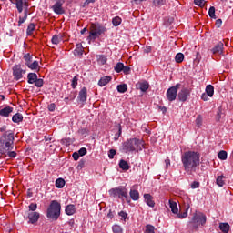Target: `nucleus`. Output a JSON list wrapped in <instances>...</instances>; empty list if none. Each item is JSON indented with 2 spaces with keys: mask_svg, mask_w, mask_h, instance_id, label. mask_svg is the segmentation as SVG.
Here are the masks:
<instances>
[{
  "mask_svg": "<svg viewBox=\"0 0 233 233\" xmlns=\"http://www.w3.org/2000/svg\"><path fill=\"white\" fill-rule=\"evenodd\" d=\"M200 157L201 155L196 151H186L181 156L183 168L188 176H194V173L198 170Z\"/></svg>",
  "mask_w": 233,
  "mask_h": 233,
  "instance_id": "nucleus-1",
  "label": "nucleus"
},
{
  "mask_svg": "<svg viewBox=\"0 0 233 233\" xmlns=\"http://www.w3.org/2000/svg\"><path fill=\"white\" fill-rule=\"evenodd\" d=\"M14 133L12 130L5 131L0 137V159L1 157L14 158L17 156V153L14 150Z\"/></svg>",
  "mask_w": 233,
  "mask_h": 233,
  "instance_id": "nucleus-2",
  "label": "nucleus"
},
{
  "mask_svg": "<svg viewBox=\"0 0 233 233\" xmlns=\"http://www.w3.org/2000/svg\"><path fill=\"white\" fill-rule=\"evenodd\" d=\"M122 148L128 154V152H141L145 148V142L139 138H130L122 144Z\"/></svg>",
  "mask_w": 233,
  "mask_h": 233,
  "instance_id": "nucleus-3",
  "label": "nucleus"
},
{
  "mask_svg": "<svg viewBox=\"0 0 233 233\" xmlns=\"http://www.w3.org/2000/svg\"><path fill=\"white\" fill-rule=\"evenodd\" d=\"M59 216H61V204L57 200H53L47 208L46 217L51 221H57Z\"/></svg>",
  "mask_w": 233,
  "mask_h": 233,
  "instance_id": "nucleus-4",
  "label": "nucleus"
},
{
  "mask_svg": "<svg viewBox=\"0 0 233 233\" xmlns=\"http://www.w3.org/2000/svg\"><path fill=\"white\" fill-rule=\"evenodd\" d=\"M109 194L112 198H118V199H121V201H127V203H130L128 191L127 190V187L123 186L111 188L109 190Z\"/></svg>",
  "mask_w": 233,
  "mask_h": 233,
  "instance_id": "nucleus-5",
  "label": "nucleus"
},
{
  "mask_svg": "<svg viewBox=\"0 0 233 233\" xmlns=\"http://www.w3.org/2000/svg\"><path fill=\"white\" fill-rule=\"evenodd\" d=\"M27 83H29V85H34L35 83V86H36L37 88H41L43 87L45 82L43 81V79L37 78V74L29 73L27 75Z\"/></svg>",
  "mask_w": 233,
  "mask_h": 233,
  "instance_id": "nucleus-6",
  "label": "nucleus"
},
{
  "mask_svg": "<svg viewBox=\"0 0 233 233\" xmlns=\"http://www.w3.org/2000/svg\"><path fill=\"white\" fill-rule=\"evenodd\" d=\"M179 86H181V84H177L171 87H169L166 93L167 101H176V98L177 97V90H179Z\"/></svg>",
  "mask_w": 233,
  "mask_h": 233,
  "instance_id": "nucleus-7",
  "label": "nucleus"
},
{
  "mask_svg": "<svg viewBox=\"0 0 233 233\" xmlns=\"http://www.w3.org/2000/svg\"><path fill=\"white\" fill-rule=\"evenodd\" d=\"M39 218H41L39 212H25V219L29 225H37Z\"/></svg>",
  "mask_w": 233,
  "mask_h": 233,
  "instance_id": "nucleus-8",
  "label": "nucleus"
},
{
  "mask_svg": "<svg viewBox=\"0 0 233 233\" xmlns=\"http://www.w3.org/2000/svg\"><path fill=\"white\" fill-rule=\"evenodd\" d=\"M190 89L187 87H183L177 94L178 101L185 103L188 97H190Z\"/></svg>",
  "mask_w": 233,
  "mask_h": 233,
  "instance_id": "nucleus-9",
  "label": "nucleus"
},
{
  "mask_svg": "<svg viewBox=\"0 0 233 233\" xmlns=\"http://www.w3.org/2000/svg\"><path fill=\"white\" fill-rule=\"evenodd\" d=\"M25 70L21 69V65H15L13 67V76L16 81H19V79H23V74H25Z\"/></svg>",
  "mask_w": 233,
  "mask_h": 233,
  "instance_id": "nucleus-10",
  "label": "nucleus"
},
{
  "mask_svg": "<svg viewBox=\"0 0 233 233\" xmlns=\"http://www.w3.org/2000/svg\"><path fill=\"white\" fill-rule=\"evenodd\" d=\"M63 3L65 0H57V2L52 6L53 12L58 15H63L65 14V9H63Z\"/></svg>",
  "mask_w": 233,
  "mask_h": 233,
  "instance_id": "nucleus-11",
  "label": "nucleus"
},
{
  "mask_svg": "<svg viewBox=\"0 0 233 233\" xmlns=\"http://www.w3.org/2000/svg\"><path fill=\"white\" fill-rule=\"evenodd\" d=\"M193 219L197 221V223L198 224V227L199 225L203 227L205 223H207V216H205V214L203 213H194Z\"/></svg>",
  "mask_w": 233,
  "mask_h": 233,
  "instance_id": "nucleus-12",
  "label": "nucleus"
},
{
  "mask_svg": "<svg viewBox=\"0 0 233 233\" xmlns=\"http://www.w3.org/2000/svg\"><path fill=\"white\" fill-rule=\"evenodd\" d=\"M10 2L15 5L18 14L23 13V8L25 10V3L28 5V0H10Z\"/></svg>",
  "mask_w": 233,
  "mask_h": 233,
  "instance_id": "nucleus-13",
  "label": "nucleus"
},
{
  "mask_svg": "<svg viewBox=\"0 0 233 233\" xmlns=\"http://www.w3.org/2000/svg\"><path fill=\"white\" fill-rule=\"evenodd\" d=\"M88 96V91L86 89V87H83L79 93H78V101H80V103H82V105H85V103H86V97Z\"/></svg>",
  "mask_w": 233,
  "mask_h": 233,
  "instance_id": "nucleus-14",
  "label": "nucleus"
},
{
  "mask_svg": "<svg viewBox=\"0 0 233 233\" xmlns=\"http://www.w3.org/2000/svg\"><path fill=\"white\" fill-rule=\"evenodd\" d=\"M224 46L225 45L223 42H218L210 51L212 54H218V56H221L223 54Z\"/></svg>",
  "mask_w": 233,
  "mask_h": 233,
  "instance_id": "nucleus-15",
  "label": "nucleus"
},
{
  "mask_svg": "<svg viewBox=\"0 0 233 233\" xmlns=\"http://www.w3.org/2000/svg\"><path fill=\"white\" fill-rule=\"evenodd\" d=\"M28 6L29 5L25 3L24 16H19L18 26H21V25H23V23L28 19Z\"/></svg>",
  "mask_w": 233,
  "mask_h": 233,
  "instance_id": "nucleus-16",
  "label": "nucleus"
},
{
  "mask_svg": "<svg viewBox=\"0 0 233 233\" xmlns=\"http://www.w3.org/2000/svg\"><path fill=\"white\" fill-rule=\"evenodd\" d=\"M144 199H145V203H147L148 207H151L152 208L156 207V202H154V197H152V195L144 194Z\"/></svg>",
  "mask_w": 233,
  "mask_h": 233,
  "instance_id": "nucleus-17",
  "label": "nucleus"
},
{
  "mask_svg": "<svg viewBox=\"0 0 233 233\" xmlns=\"http://www.w3.org/2000/svg\"><path fill=\"white\" fill-rule=\"evenodd\" d=\"M12 112H14V107L5 106V107L0 109V116L2 117H9L10 114H12Z\"/></svg>",
  "mask_w": 233,
  "mask_h": 233,
  "instance_id": "nucleus-18",
  "label": "nucleus"
},
{
  "mask_svg": "<svg viewBox=\"0 0 233 233\" xmlns=\"http://www.w3.org/2000/svg\"><path fill=\"white\" fill-rule=\"evenodd\" d=\"M93 30L97 33L98 35H101L102 34H105L106 32V27L97 24L92 25Z\"/></svg>",
  "mask_w": 233,
  "mask_h": 233,
  "instance_id": "nucleus-19",
  "label": "nucleus"
},
{
  "mask_svg": "<svg viewBox=\"0 0 233 233\" xmlns=\"http://www.w3.org/2000/svg\"><path fill=\"white\" fill-rule=\"evenodd\" d=\"M186 201H187V210L186 211H184L183 213H178L177 212V218H179V219H185V218H187L188 217V208H190V204H189V202H190V199L189 198H186Z\"/></svg>",
  "mask_w": 233,
  "mask_h": 233,
  "instance_id": "nucleus-20",
  "label": "nucleus"
},
{
  "mask_svg": "<svg viewBox=\"0 0 233 233\" xmlns=\"http://www.w3.org/2000/svg\"><path fill=\"white\" fill-rule=\"evenodd\" d=\"M198 228H199V226L198 224V221H195L194 217H192L191 220L187 223V229L198 230Z\"/></svg>",
  "mask_w": 233,
  "mask_h": 233,
  "instance_id": "nucleus-21",
  "label": "nucleus"
},
{
  "mask_svg": "<svg viewBox=\"0 0 233 233\" xmlns=\"http://www.w3.org/2000/svg\"><path fill=\"white\" fill-rule=\"evenodd\" d=\"M148 83L147 82H139L136 85V88L137 90H141V92H147L148 90Z\"/></svg>",
  "mask_w": 233,
  "mask_h": 233,
  "instance_id": "nucleus-22",
  "label": "nucleus"
},
{
  "mask_svg": "<svg viewBox=\"0 0 233 233\" xmlns=\"http://www.w3.org/2000/svg\"><path fill=\"white\" fill-rule=\"evenodd\" d=\"M112 81V76H103L98 81L99 86H106V85H108Z\"/></svg>",
  "mask_w": 233,
  "mask_h": 233,
  "instance_id": "nucleus-23",
  "label": "nucleus"
},
{
  "mask_svg": "<svg viewBox=\"0 0 233 233\" xmlns=\"http://www.w3.org/2000/svg\"><path fill=\"white\" fill-rule=\"evenodd\" d=\"M66 214L67 216H74V214H76V206L72 204L67 205L66 208Z\"/></svg>",
  "mask_w": 233,
  "mask_h": 233,
  "instance_id": "nucleus-24",
  "label": "nucleus"
},
{
  "mask_svg": "<svg viewBox=\"0 0 233 233\" xmlns=\"http://www.w3.org/2000/svg\"><path fill=\"white\" fill-rule=\"evenodd\" d=\"M130 198L131 199H133V201H138L139 199V191L136 190V189H131L129 192Z\"/></svg>",
  "mask_w": 233,
  "mask_h": 233,
  "instance_id": "nucleus-25",
  "label": "nucleus"
},
{
  "mask_svg": "<svg viewBox=\"0 0 233 233\" xmlns=\"http://www.w3.org/2000/svg\"><path fill=\"white\" fill-rule=\"evenodd\" d=\"M169 207L173 214H177V212H179V209L177 208V203H176L175 201L169 200Z\"/></svg>",
  "mask_w": 233,
  "mask_h": 233,
  "instance_id": "nucleus-26",
  "label": "nucleus"
},
{
  "mask_svg": "<svg viewBox=\"0 0 233 233\" xmlns=\"http://www.w3.org/2000/svg\"><path fill=\"white\" fill-rule=\"evenodd\" d=\"M219 228L223 233H228L230 231V225L228 223H220Z\"/></svg>",
  "mask_w": 233,
  "mask_h": 233,
  "instance_id": "nucleus-27",
  "label": "nucleus"
},
{
  "mask_svg": "<svg viewBox=\"0 0 233 233\" xmlns=\"http://www.w3.org/2000/svg\"><path fill=\"white\" fill-rule=\"evenodd\" d=\"M13 123H21L23 121V115L21 113H16L12 117Z\"/></svg>",
  "mask_w": 233,
  "mask_h": 233,
  "instance_id": "nucleus-28",
  "label": "nucleus"
},
{
  "mask_svg": "<svg viewBox=\"0 0 233 233\" xmlns=\"http://www.w3.org/2000/svg\"><path fill=\"white\" fill-rule=\"evenodd\" d=\"M51 41H52L53 45H59V43H61V41H63V36L59 35H53Z\"/></svg>",
  "mask_w": 233,
  "mask_h": 233,
  "instance_id": "nucleus-29",
  "label": "nucleus"
},
{
  "mask_svg": "<svg viewBox=\"0 0 233 233\" xmlns=\"http://www.w3.org/2000/svg\"><path fill=\"white\" fill-rule=\"evenodd\" d=\"M83 45L76 44V49H75V56H83Z\"/></svg>",
  "mask_w": 233,
  "mask_h": 233,
  "instance_id": "nucleus-30",
  "label": "nucleus"
},
{
  "mask_svg": "<svg viewBox=\"0 0 233 233\" xmlns=\"http://www.w3.org/2000/svg\"><path fill=\"white\" fill-rule=\"evenodd\" d=\"M119 167L122 170H129L130 169V166L128 165V162H127L126 160L121 159L119 162Z\"/></svg>",
  "mask_w": 233,
  "mask_h": 233,
  "instance_id": "nucleus-31",
  "label": "nucleus"
},
{
  "mask_svg": "<svg viewBox=\"0 0 233 233\" xmlns=\"http://www.w3.org/2000/svg\"><path fill=\"white\" fill-rule=\"evenodd\" d=\"M206 94L208 96V97H212V96H214V86L208 85L206 86Z\"/></svg>",
  "mask_w": 233,
  "mask_h": 233,
  "instance_id": "nucleus-32",
  "label": "nucleus"
},
{
  "mask_svg": "<svg viewBox=\"0 0 233 233\" xmlns=\"http://www.w3.org/2000/svg\"><path fill=\"white\" fill-rule=\"evenodd\" d=\"M117 92H119L120 94H125V92H127V90H128V86H127V84H120L117 86Z\"/></svg>",
  "mask_w": 233,
  "mask_h": 233,
  "instance_id": "nucleus-33",
  "label": "nucleus"
},
{
  "mask_svg": "<svg viewBox=\"0 0 233 233\" xmlns=\"http://www.w3.org/2000/svg\"><path fill=\"white\" fill-rule=\"evenodd\" d=\"M100 35H98L96 33V31H95L94 29H92V31L89 33V36L88 39L89 41H96V39H97L99 37Z\"/></svg>",
  "mask_w": 233,
  "mask_h": 233,
  "instance_id": "nucleus-34",
  "label": "nucleus"
},
{
  "mask_svg": "<svg viewBox=\"0 0 233 233\" xmlns=\"http://www.w3.org/2000/svg\"><path fill=\"white\" fill-rule=\"evenodd\" d=\"M34 30H35V24L30 23L26 30L27 35H32V34H34Z\"/></svg>",
  "mask_w": 233,
  "mask_h": 233,
  "instance_id": "nucleus-35",
  "label": "nucleus"
},
{
  "mask_svg": "<svg viewBox=\"0 0 233 233\" xmlns=\"http://www.w3.org/2000/svg\"><path fill=\"white\" fill-rule=\"evenodd\" d=\"M65 179L63 178H57L56 180V188H63V187H65Z\"/></svg>",
  "mask_w": 233,
  "mask_h": 233,
  "instance_id": "nucleus-36",
  "label": "nucleus"
},
{
  "mask_svg": "<svg viewBox=\"0 0 233 233\" xmlns=\"http://www.w3.org/2000/svg\"><path fill=\"white\" fill-rule=\"evenodd\" d=\"M183 59H185V55H183V53H178L175 56L176 63H183Z\"/></svg>",
  "mask_w": 233,
  "mask_h": 233,
  "instance_id": "nucleus-37",
  "label": "nucleus"
},
{
  "mask_svg": "<svg viewBox=\"0 0 233 233\" xmlns=\"http://www.w3.org/2000/svg\"><path fill=\"white\" fill-rule=\"evenodd\" d=\"M24 59L25 61V66H28L29 64L32 63V56L30 55V53H27L24 56Z\"/></svg>",
  "mask_w": 233,
  "mask_h": 233,
  "instance_id": "nucleus-38",
  "label": "nucleus"
},
{
  "mask_svg": "<svg viewBox=\"0 0 233 233\" xmlns=\"http://www.w3.org/2000/svg\"><path fill=\"white\" fill-rule=\"evenodd\" d=\"M155 230H156V228L154 226L147 224L146 226L145 233H156Z\"/></svg>",
  "mask_w": 233,
  "mask_h": 233,
  "instance_id": "nucleus-39",
  "label": "nucleus"
},
{
  "mask_svg": "<svg viewBox=\"0 0 233 233\" xmlns=\"http://www.w3.org/2000/svg\"><path fill=\"white\" fill-rule=\"evenodd\" d=\"M27 66L31 70H37V68H39V62L37 61H34L33 63L31 62V64H29Z\"/></svg>",
  "mask_w": 233,
  "mask_h": 233,
  "instance_id": "nucleus-40",
  "label": "nucleus"
},
{
  "mask_svg": "<svg viewBox=\"0 0 233 233\" xmlns=\"http://www.w3.org/2000/svg\"><path fill=\"white\" fill-rule=\"evenodd\" d=\"M125 65L121 62H118L116 64V66L115 67V72H116L117 74H119L120 72H123V68H124Z\"/></svg>",
  "mask_w": 233,
  "mask_h": 233,
  "instance_id": "nucleus-41",
  "label": "nucleus"
},
{
  "mask_svg": "<svg viewBox=\"0 0 233 233\" xmlns=\"http://www.w3.org/2000/svg\"><path fill=\"white\" fill-rule=\"evenodd\" d=\"M97 63H99V65H106V56L105 55H100L97 58Z\"/></svg>",
  "mask_w": 233,
  "mask_h": 233,
  "instance_id": "nucleus-42",
  "label": "nucleus"
},
{
  "mask_svg": "<svg viewBox=\"0 0 233 233\" xmlns=\"http://www.w3.org/2000/svg\"><path fill=\"white\" fill-rule=\"evenodd\" d=\"M208 15H209V17H211V19H216V7L215 6H211L209 8Z\"/></svg>",
  "mask_w": 233,
  "mask_h": 233,
  "instance_id": "nucleus-43",
  "label": "nucleus"
},
{
  "mask_svg": "<svg viewBox=\"0 0 233 233\" xmlns=\"http://www.w3.org/2000/svg\"><path fill=\"white\" fill-rule=\"evenodd\" d=\"M28 210L25 211V212H37L35 210H37V204L35 203H31L29 206H28Z\"/></svg>",
  "mask_w": 233,
  "mask_h": 233,
  "instance_id": "nucleus-44",
  "label": "nucleus"
},
{
  "mask_svg": "<svg viewBox=\"0 0 233 233\" xmlns=\"http://www.w3.org/2000/svg\"><path fill=\"white\" fill-rule=\"evenodd\" d=\"M121 17L119 16H116L112 19V23H113V25L115 26H119V25H121Z\"/></svg>",
  "mask_w": 233,
  "mask_h": 233,
  "instance_id": "nucleus-45",
  "label": "nucleus"
},
{
  "mask_svg": "<svg viewBox=\"0 0 233 233\" xmlns=\"http://www.w3.org/2000/svg\"><path fill=\"white\" fill-rule=\"evenodd\" d=\"M218 156V159H221V161H225L227 159V151L221 150Z\"/></svg>",
  "mask_w": 233,
  "mask_h": 233,
  "instance_id": "nucleus-46",
  "label": "nucleus"
},
{
  "mask_svg": "<svg viewBox=\"0 0 233 233\" xmlns=\"http://www.w3.org/2000/svg\"><path fill=\"white\" fill-rule=\"evenodd\" d=\"M165 3H167V0H153V5L155 6H163V5H165Z\"/></svg>",
  "mask_w": 233,
  "mask_h": 233,
  "instance_id": "nucleus-47",
  "label": "nucleus"
},
{
  "mask_svg": "<svg viewBox=\"0 0 233 233\" xmlns=\"http://www.w3.org/2000/svg\"><path fill=\"white\" fill-rule=\"evenodd\" d=\"M225 178V177L223 176H218L217 177V185H218V187H223V185H225V181L223 180Z\"/></svg>",
  "mask_w": 233,
  "mask_h": 233,
  "instance_id": "nucleus-48",
  "label": "nucleus"
},
{
  "mask_svg": "<svg viewBox=\"0 0 233 233\" xmlns=\"http://www.w3.org/2000/svg\"><path fill=\"white\" fill-rule=\"evenodd\" d=\"M112 230L114 233H123V228L119 225H114Z\"/></svg>",
  "mask_w": 233,
  "mask_h": 233,
  "instance_id": "nucleus-49",
  "label": "nucleus"
},
{
  "mask_svg": "<svg viewBox=\"0 0 233 233\" xmlns=\"http://www.w3.org/2000/svg\"><path fill=\"white\" fill-rule=\"evenodd\" d=\"M195 123L197 125V127H201V125H203V117L201 116V115H198L195 120Z\"/></svg>",
  "mask_w": 233,
  "mask_h": 233,
  "instance_id": "nucleus-50",
  "label": "nucleus"
},
{
  "mask_svg": "<svg viewBox=\"0 0 233 233\" xmlns=\"http://www.w3.org/2000/svg\"><path fill=\"white\" fill-rule=\"evenodd\" d=\"M194 3L197 6L203 7L207 2L205 0H194Z\"/></svg>",
  "mask_w": 233,
  "mask_h": 233,
  "instance_id": "nucleus-51",
  "label": "nucleus"
},
{
  "mask_svg": "<svg viewBox=\"0 0 233 233\" xmlns=\"http://www.w3.org/2000/svg\"><path fill=\"white\" fill-rule=\"evenodd\" d=\"M116 154H117V151H116V149H110L108 152L109 159H114V156H116Z\"/></svg>",
  "mask_w": 233,
  "mask_h": 233,
  "instance_id": "nucleus-52",
  "label": "nucleus"
},
{
  "mask_svg": "<svg viewBox=\"0 0 233 233\" xmlns=\"http://www.w3.org/2000/svg\"><path fill=\"white\" fill-rule=\"evenodd\" d=\"M130 66H124L123 69H122V72L126 75V76H128V74H130Z\"/></svg>",
  "mask_w": 233,
  "mask_h": 233,
  "instance_id": "nucleus-53",
  "label": "nucleus"
},
{
  "mask_svg": "<svg viewBox=\"0 0 233 233\" xmlns=\"http://www.w3.org/2000/svg\"><path fill=\"white\" fill-rule=\"evenodd\" d=\"M79 79L77 78V76L73 77L72 84H71L72 88H76L77 86V81Z\"/></svg>",
  "mask_w": 233,
  "mask_h": 233,
  "instance_id": "nucleus-54",
  "label": "nucleus"
},
{
  "mask_svg": "<svg viewBox=\"0 0 233 233\" xmlns=\"http://www.w3.org/2000/svg\"><path fill=\"white\" fill-rule=\"evenodd\" d=\"M118 215L120 216V218H122L121 219H123L124 221L127 220V216H128V214H127V212H125V211H120V212L118 213Z\"/></svg>",
  "mask_w": 233,
  "mask_h": 233,
  "instance_id": "nucleus-55",
  "label": "nucleus"
},
{
  "mask_svg": "<svg viewBox=\"0 0 233 233\" xmlns=\"http://www.w3.org/2000/svg\"><path fill=\"white\" fill-rule=\"evenodd\" d=\"M86 152H87L86 148V147H82V148H80L78 150V155H80V156H86Z\"/></svg>",
  "mask_w": 233,
  "mask_h": 233,
  "instance_id": "nucleus-56",
  "label": "nucleus"
},
{
  "mask_svg": "<svg viewBox=\"0 0 233 233\" xmlns=\"http://www.w3.org/2000/svg\"><path fill=\"white\" fill-rule=\"evenodd\" d=\"M157 108L162 112V114H167V107L166 106H161L159 105H157Z\"/></svg>",
  "mask_w": 233,
  "mask_h": 233,
  "instance_id": "nucleus-57",
  "label": "nucleus"
},
{
  "mask_svg": "<svg viewBox=\"0 0 233 233\" xmlns=\"http://www.w3.org/2000/svg\"><path fill=\"white\" fill-rule=\"evenodd\" d=\"M54 110H56V104L52 103L48 106V111L54 112Z\"/></svg>",
  "mask_w": 233,
  "mask_h": 233,
  "instance_id": "nucleus-58",
  "label": "nucleus"
},
{
  "mask_svg": "<svg viewBox=\"0 0 233 233\" xmlns=\"http://www.w3.org/2000/svg\"><path fill=\"white\" fill-rule=\"evenodd\" d=\"M191 188H199V182L194 181V182L191 184Z\"/></svg>",
  "mask_w": 233,
  "mask_h": 233,
  "instance_id": "nucleus-59",
  "label": "nucleus"
},
{
  "mask_svg": "<svg viewBox=\"0 0 233 233\" xmlns=\"http://www.w3.org/2000/svg\"><path fill=\"white\" fill-rule=\"evenodd\" d=\"M79 153H77V152H74L73 153V155H72V157H73V159L75 160V161H77L78 159H79Z\"/></svg>",
  "mask_w": 233,
  "mask_h": 233,
  "instance_id": "nucleus-60",
  "label": "nucleus"
},
{
  "mask_svg": "<svg viewBox=\"0 0 233 233\" xmlns=\"http://www.w3.org/2000/svg\"><path fill=\"white\" fill-rule=\"evenodd\" d=\"M165 164L166 168H168V167H170V158H168V157H167V158L165 159Z\"/></svg>",
  "mask_w": 233,
  "mask_h": 233,
  "instance_id": "nucleus-61",
  "label": "nucleus"
},
{
  "mask_svg": "<svg viewBox=\"0 0 233 233\" xmlns=\"http://www.w3.org/2000/svg\"><path fill=\"white\" fill-rule=\"evenodd\" d=\"M85 167V160H80L78 162L77 168H83Z\"/></svg>",
  "mask_w": 233,
  "mask_h": 233,
  "instance_id": "nucleus-62",
  "label": "nucleus"
},
{
  "mask_svg": "<svg viewBox=\"0 0 233 233\" xmlns=\"http://www.w3.org/2000/svg\"><path fill=\"white\" fill-rule=\"evenodd\" d=\"M96 0H86L85 2H84V5H83V6L85 7V6H88V5L90 4V3H94Z\"/></svg>",
  "mask_w": 233,
  "mask_h": 233,
  "instance_id": "nucleus-63",
  "label": "nucleus"
},
{
  "mask_svg": "<svg viewBox=\"0 0 233 233\" xmlns=\"http://www.w3.org/2000/svg\"><path fill=\"white\" fill-rule=\"evenodd\" d=\"M217 121H219L221 119V109H218L217 112Z\"/></svg>",
  "mask_w": 233,
  "mask_h": 233,
  "instance_id": "nucleus-64",
  "label": "nucleus"
}]
</instances>
